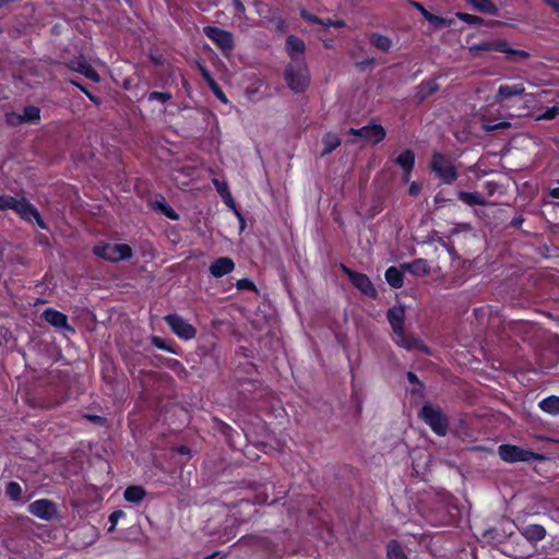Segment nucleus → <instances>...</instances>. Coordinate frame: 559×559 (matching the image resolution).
<instances>
[{
    "label": "nucleus",
    "mask_w": 559,
    "mask_h": 559,
    "mask_svg": "<svg viewBox=\"0 0 559 559\" xmlns=\"http://www.w3.org/2000/svg\"><path fill=\"white\" fill-rule=\"evenodd\" d=\"M146 495V491L140 486H129L123 493L128 502L139 503Z\"/></svg>",
    "instance_id": "33"
},
{
    "label": "nucleus",
    "mask_w": 559,
    "mask_h": 559,
    "mask_svg": "<svg viewBox=\"0 0 559 559\" xmlns=\"http://www.w3.org/2000/svg\"><path fill=\"white\" fill-rule=\"evenodd\" d=\"M388 321L393 333H402L404 330L405 308L403 306H394L386 313Z\"/></svg>",
    "instance_id": "15"
},
{
    "label": "nucleus",
    "mask_w": 559,
    "mask_h": 559,
    "mask_svg": "<svg viewBox=\"0 0 559 559\" xmlns=\"http://www.w3.org/2000/svg\"><path fill=\"white\" fill-rule=\"evenodd\" d=\"M407 380L411 383H414V384L418 385V389L413 390V393H418V392H421L424 390V384L419 381V379L417 378V376L414 372H412V371L407 372Z\"/></svg>",
    "instance_id": "51"
},
{
    "label": "nucleus",
    "mask_w": 559,
    "mask_h": 559,
    "mask_svg": "<svg viewBox=\"0 0 559 559\" xmlns=\"http://www.w3.org/2000/svg\"><path fill=\"white\" fill-rule=\"evenodd\" d=\"M374 62L373 58H368L364 61H360L357 63V67H359L361 70H366L368 67L372 66Z\"/></svg>",
    "instance_id": "55"
},
{
    "label": "nucleus",
    "mask_w": 559,
    "mask_h": 559,
    "mask_svg": "<svg viewBox=\"0 0 559 559\" xmlns=\"http://www.w3.org/2000/svg\"><path fill=\"white\" fill-rule=\"evenodd\" d=\"M41 319H44L47 323L56 329L69 331L71 333L75 332V330L68 323V317L56 309L48 308L44 310L41 313Z\"/></svg>",
    "instance_id": "11"
},
{
    "label": "nucleus",
    "mask_w": 559,
    "mask_h": 559,
    "mask_svg": "<svg viewBox=\"0 0 559 559\" xmlns=\"http://www.w3.org/2000/svg\"><path fill=\"white\" fill-rule=\"evenodd\" d=\"M231 431H233V428H231L230 426H228V425H226V424H222V425H221V432H222L224 436H226V437L230 438V437H231Z\"/></svg>",
    "instance_id": "58"
},
{
    "label": "nucleus",
    "mask_w": 559,
    "mask_h": 559,
    "mask_svg": "<svg viewBox=\"0 0 559 559\" xmlns=\"http://www.w3.org/2000/svg\"><path fill=\"white\" fill-rule=\"evenodd\" d=\"M522 537L525 542L531 544H536L537 542L543 540L546 537V530L544 526L538 524H531L519 528Z\"/></svg>",
    "instance_id": "17"
},
{
    "label": "nucleus",
    "mask_w": 559,
    "mask_h": 559,
    "mask_svg": "<svg viewBox=\"0 0 559 559\" xmlns=\"http://www.w3.org/2000/svg\"><path fill=\"white\" fill-rule=\"evenodd\" d=\"M223 200L225 204L234 211V213H236V211H239L231 193H227V195L223 194Z\"/></svg>",
    "instance_id": "53"
},
{
    "label": "nucleus",
    "mask_w": 559,
    "mask_h": 559,
    "mask_svg": "<svg viewBox=\"0 0 559 559\" xmlns=\"http://www.w3.org/2000/svg\"><path fill=\"white\" fill-rule=\"evenodd\" d=\"M511 123L508 121H500L498 123H491L490 121H486L483 123V130L486 132H493L498 130L509 129Z\"/></svg>",
    "instance_id": "40"
},
{
    "label": "nucleus",
    "mask_w": 559,
    "mask_h": 559,
    "mask_svg": "<svg viewBox=\"0 0 559 559\" xmlns=\"http://www.w3.org/2000/svg\"><path fill=\"white\" fill-rule=\"evenodd\" d=\"M485 536L492 539H498V531L496 528H489L484 533Z\"/></svg>",
    "instance_id": "60"
},
{
    "label": "nucleus",
    "mask_w": 559,
    "mask_h": 559,
    "mask_svg": "<svg viewBox=\"0 0 559 559\" xmlns=\"http://www.w3.org/2000/svg\"><path fill=\"white\" fill-rule=\"evenodd\" d=\"M455 16L457 19H460L461 21H464L467 24L475 25V26L486 25L487 27H496V26L504 25V23L501 21L490 20V21L485 22L480 16L472 15V14L463 13V12H457L455 14Z\"/></svg>",
    "instance_id": "26"
},
{
    "label": "nucleus",
    "mask_w": 559,
    "mask_h": 559,
    "mask_svg": "<svg viewBox=\"0 0 559 559\" xmlns=\"http://www.w3.org/2000/svg\"><path fill=\"white\" fill-rule=\"evenodd\" d=\"M4 121L9 127H12V128L23 124L20 114L14 112V111L5 112Z\"/></svg>",
    "instance_id": "44"
},
{
    "label": "nucleus",
    "mask_w": 559,
    "mask_h": 559,
    "mask_svg": "<svg viewBox=\"0 0 559 559\" xmlns=\"http://www.w3.org/2000/svg\"><path fill=\"white\" fill-rule=\"evenodd\" d=\"M502 52L508 55L507 59L510 61H513L514 57H518L520 59H527L530 57V53L525 50L511 48L507 40H506V50H502Z\"/></svg>",
    "instance_id": "39"
},
{
    "label": "nucleus",
    "mask_w": 559,
    "mask_h": 559,
    "mask_svg": "<svg viewBox=\"0 0 559 559\" xmlns=\"http://www.w3.org/2000/svg\"><path fill=\"white\" fill-rule=\"evenodd\" d=\"M498 454L504 462H533L545 461L547 457L530 450L513 444H501L498 448Z\"/></svg>",
    "instance_id": "3"
},
{
    "label": "nucleus",
    "mask_w": 559,
    "mask_h": 559,
    "mask_svg": "<svg viewBox=\"0 0 559 559\" xmlns=\"http://www.w3.org/2000/svg\"><path fill=\"white\" fill-rule=\"evenodd\" d=\"M395 163L404 170V181L408 182L415 164V154L412 150H405L395 159Z\"/></svg>",
    "instance_id": "19"
},
{
    "label": "nucleus",
    "mask_w": 559,
    "mask_h": 559,
    "mask_svg": "<svg viewBox=\"0 0 559 559\" xmlns=\"http://www.w3.org/2000/svg\"><path fill=\"white\" fill-rule=\"evenodd\" d=\"M404 272L402 267L390 266L384 275L388 284L393 288H401L404 284Z\"/></svg>",
    "instance_id": "28"
},
{
    "label": "nucleus",
    "mask_w": 559,
    "mask_h": 559,
    "mask_svg": "<svg viewBox=\"0 0 559 559\" xmlns=\"http://www.w3.org/2000/svg\"><path fill=\"white\" fill-rule=\"evenodd\" d=\"M199 68H200V72H201L203 79L205 80V82L207 83V85L210 86V88L212 90L214 95L221 102H223L224 104H227L228 99H227L226 95L224 94V92L222 91V88L219 87L217 82L214 80V78L211 75L210 71L204 66H200Z\"/></svg>",
    "instance_id": "27"
},
{
    "label": "nucleus",
    "mask_w": 559,
    "mask_h": 559,
    "mask_svg": "<svg viewBox=\"0 0 559 559\" xmlns=\"http://www.w3.org/2000/svg\"><path fill=\"white\" fill-rule=\"evenodd\" d=\"M411 3L421 13L424 19L428 21L431 25H433L436 28H444L450 27L452 25V20H448L430 13L424 8L421 3L416 1H412Z\"/></svg>",
    "instance_id": "18"
},
{
    "label": "nucleus",
    "mask_w": 559,
    "mask_h": 559,
    "mask_svg": "<svg viewBox=\"0 0 559 559\" xmlns=\"http://www.w3.org/2000/svg\"><path fill=\"white\" fill-rule=\"evenodd\" d=\"M348 134L360 138L366 143L378 144L384 140L385 129L378 123H370L359 129L350 128Z\"/></svg>",
    "instance_id": "6"
},
{
    "label": "nucleus",
    "mask_w": 559,
    "mask_h": 559,
    "mask_svg": "<svg viewBox=\"0 0 559 559\" xmlns=\"http://www.w3.org/2000/svg\"><path fill=\"white\" fill-rule=\"evenodd\" d=\"M549 194L555 199H559V187L551 189Z\"/></svg>",
    "instance_id": "64"
},
{
    "label": "nucleus",
    "mask_w": 559,
    "mask_h": 559,
    "mask_svg": "<svg viewBox=\"0 0 559 559\" xmlns=\"http://www.w3.org/2000/svg\"><path fill=\"white\" fill-rule=\"evenodd\" d=\"M19 199L11 195H0V211L14 210L16 207Z\"/></svg>",
    "instance_id": "41"
},
{
    "label": "nucleus",
    "mask_w": 559,
    "mask_h": 559,
    "mask_svg": "<svg viewBox=\"0 0 559 559\" xmlns=\"http://www.w3.org/2000/svg\"><path fill=\"white\" fill-rule=\"evenodd\" d=\"M177 452L180 454H190L191 450L186 445H180L177 448Z\"/></svg>",
    "instance_id": "62"
},
{
    "label": "nucleus",
    "mask_w": 559,
    "mask_h": 559,
    "mask_svg": "<svg viewBox=\"0 0 559 559\" xmlns=\"http://www.w3.org/2000/svg\"><path fill=\"white\" fill-rule=\"evenodd\" d=\"M457 198L469 206L487 205V201L477 192L459 191Z\"/></svg>",
    "instance_id": "32"
},
{
    "label": "nucleus",
    "mask_w": 559,
    "mask_h": 559,
    "mask_svg": "<svg viewBox=\"0 0 559 559\" xmlns=\"http://www.w3.org/2000/svg\"><path fill=\"white\" fill-rule=\"evenodd\" d=\"M431 170L447 185L457 179V171L454 165L441 153H435L430 163Z\"/></svg>",
    "instance_id": "5"
},
{
    "label": "nucleus",
    "mask_w": 559,
    "mask_h": 559,
    "mask_svg": "<svg viewBox=\"0 0 559 559\" xmlns=\"http://www.w3.org/2000/svg\"><path fill=\"white\" fill-rule=\"evenodd\" d=\"M197 355L201 358V362L209 365V367L216 368L218 366V354L216 353V346L212 343L209 347L199 346Z\"/></svg>",
    "instance_id": "20"
},
{
    "label": "nucleus",
    "mask_w": 559,
    "mask_h": 559,
    "mask_svg": "<svg viewBox=\"0 0 559 559\" xmlns=\"http://www.w3.org/2000/svg\"><path fill=\"white\" fill-rule=\"evenodd\" d=\"M236 287L237 289L239 290H252V292H257V286L254 285V283L249 280V278H241V280H238L237 283H236Z\"/></svg>",
    "instance_id": "45"
},
{
    "label": "nucleus",
    "mask_w": 559,
    "mask_h": 559,
    "mask_svg": "<svg viewBox=\"0 0 559 559\" xmlns=\"http://www.w3.org/2000/svg\"><path fill=\"white\" fill-rule=\"evenodd\" d=\"M386 558L388 559H408L405 555L401 544L396 539H391L386 544Z\"/></svg>",
    "instance_id": "34"
},
{
    "label": "nucleus",
    "mask_w": 559,
    "mask_h": 559,
    "mask_svg": "<svg viewBox=\"0 0 559 559\" xmlns=\"http://www.w3.org/2000/svg\"><path fill=\"white\" fill-rule=\"evenodd\" d=\"M322 144L323 150L321 152V156L323 157L331 154L336 147L341 145V139L336 134L328 132L322 138Z\"/></svg>",
    "instance_id": "30"
},
{
    "label": "nucleus",
    "mask_w": 559,
    "mask_h": 559,
    "mask_svg": "<svg viewBox=\"0 0 559 559\" xmlns=\"http://www.w3.org/2000/svg\"><path fill=\"white\" fill-rule=\"evenodd\" d=\"M154 207L155 209H158L166 217L173 219V221H177L179 219V215L176 213V211L169 206L166 202H165V199L162 198V200H157L154 202Z\"/></svg>",
    "instance_id": "37"
},
{
    "label": "nucleus",
    "mask_w": 559,
    "mask_h": 559,
    "mask_svg": "<svg viewBox=\"0 0 559 559\" xmlns=\"http://www.w3.org/2000/svg\"><path fill=\"white\" fill-rule=\"evenodd\" d=\"M170 93H164V92H152L148 94V100H158L160 103H166L169 99H171Z\"/></svg>",
    "instance_id": "46"
},
{
    "label": "nucleus",
    "mask_w": 559,
    "mask_h": 559,
    "mask_svg": "<svg viewBox=\"0 0 559 559\" xmlns=\"http://www.w3.org/2000/svg\"><path fill=\"white\" fill-rule=\"evenodd\" d=\"M431 430L438 436H445L449 429V419L441 407L425 403L418 414Z\"/></svg>",
    "instance_id": "1"
},
{
    "label": "nucleus",
    "mask_w": 559,
    "mask_h": 559,
    "mask_svg": "<svg viewBox=\"0 0 559 559\" xmlns=\"http://www.w3.org/2000/svg\"><path fill=\"white\" fill-rule=\"evenodd\" d=\"M402 270L416 276H424L429 274L430 266L425 259H416L409 263L401 265Z\"/></svg>",
    "instance_id": "23"
},
{
    "label": "nucleus",
    "mask_w": 559,
    "mask_h": 559,
    "mask_svg": "<svg viewBox=\"0 0 559 559\" xmlns=\"http://www.w3.org/2000/svg\"><path fill=\"white\" fill-rule=\"evenodd\" d=\"M86 418L93 423H102L104 420V418L98 415H87Z\"/></svg>",
    "instance_id": "63"
},
{
    "label": "nucleus",
    "mask_w": 559,
    "mask_h": 559,
    "mask_svg": "<svg viewBox=\"0 0 559 559\" xmlns=\"http://www.w3.org/2000/svg\"><path fill=\"white\" fill-rule=\"evenodd\" d=\"M559 115V106L555 105L547 108L543 114L536 116L535 120H552Z\"/></svg>",
    "instance_id": "43"
},
{
    "label": "nucleus",
    "mask_w": 559,
    "mask_h": 559,
    "mask_svg": "<svg viewBox=\"0 0 559 559\" xmlns=\"http://www.w3.org/2000/svg\"><path fill=\"white\" fill-rule=\"evenodd\" d=\"M7 496L13 501H20L22 498V487L16 481H9L5 488Z\"/></svg>",
    "instance_id": "38"
},
{
    "label": "nucleus",
    "mask_w": 559,
    "mask_h": 559,
    "mask_svg": "<svg viewBox=\"0 0 559 559\" xmlns=\"http://www.w3.org/2000/svg\"><path fill=\"white\" fill-rule=\"evenodd\" d=\"M523 222H524V218L520 215V216L514 217L511 221L510 226H512V227H520Z\"/></svg>",
    "instance_id": "61"
},
{
    "label": "nucleus",
    "mask_w": 559,
    "mask_h": 559,
    "mask_svg": "<svg viewBox=\"0 0 559 559\" xmlns=\"http://www.w3.org/2000/svg\"><path fill=\"white\" fill-rule=\"evenodd\" d=\"M300 16H301L304 20H306V21H308V22H311V23H316V24L323 23V20H322V19H320V17H318L317 15H314V14H312V13L308 12V11H307V10H305V9H302V10L300 11Z\"/></svg>",
    "instance_id": "49"
},
{
    "label": "nucleus",
    "mask_w": 559,
    "mask_h": 559,
    "mask_svg": "<svg viewBox=\"0 0 559 559\" xmlns=\"http://www.w3.org/2000/svg\"><path fill=\"white\" fill-rule=\"evenodd\" d=\"M28 511L33 515L46 521H51L58 515L56 503L48 499H39L32 502L28 506Z\"/></svg>",
    "instance_id": "9"
},
{
    "label": "nucleus",
    "mask_w": 559,
    "mask_h": 559,
    "mask_svg": "<svg viewBox=\"0 0 559 559\" xmlns=\"http://www.w3.org/2000/svg\"><path fill=\"white\" fill-rule=\"evenodd\" d=\"M305 43L302 39L295 35H289L286 38V50L292 59L289 64H297L298 61L305 62Z\"/></svg>",
    "instance_id": "12"
},
{
    "label": "nucleus",
    "mask_w": 559,
    "mask_h": 559,
    "mask_svg": "<svg viewBox=\"0 0 559 559\" xmlns=\"http://www.w3.org/2000/svg\"><path fill=\"white\" fill-rule=\"evenodd\" d=\"M235 215L238 218L240 230H243L246 228V219L240 211H236Z\"/></svg>",
    "instance_id": "59"
},
{
    "label": "nucleus",
    "mask_w": 559,
    "mask_h": 559,
    "mask_svg": "<svg viewBox=\"0 0 559 559\" xmlns=\"http://www.w3.org/2000/svg\"><path fill=\"white\" fill-rule=\"evenodd\" d=\"M165 321L171 331L180 338L191 340L197 334L195 328L177 313L166 316Z\"/></svg>",
    "instance_id": "7"
},
{
    "label": "nucleus",
    "mask_w": 559,
    "mask_h": 559,
    "mask_svg": "<svg viewBox=\"0 0 559 559\" xmlns=\"http://www.w3.org/2000/svg\"><path fill=\"white\" fill-rule=\"evenodd\" d=\"M151 343L153 346H155L159 349H163V350H166V352H169L173 354H177V352L171 346H169L164 338H162L159 336H156V335L151 336Z\"/></svg>",
    "instance_id": "42"
},
{
    "label": "nucleus",
    "mask_w": 559,
    "mask_h": 559,
    "mask_svg": "<svg viewBox=\"0 0 559 559\" xmlns=\"http://www.w3.org/2000/svg\"><path fill=\"white\" fill-rule=\"evenodd\" d=\"M123 515L124 512L122 510H116L109 515V522L111 523V525L108 528L109 533L115 531L118 520L121 519Z\"/></svg>",
    "instance_id": "47"
},
{
    "label": "nucleus",
    "mask_w": 559,
    "mask_h": 559,
    "mask_svg": "<svg viewBox=\"0 0 559 559\" xmlns=\"http://www.w3.org/2000/svg\"><path fill=\"white\" fill-rule=\"evenodd\" d=\"M350 283L365 296L370 298H377L378 292L374 288L370 278L366 274L359 272L350 274Z\"/></svg>",
    "instance_id": "14"
},
{
    "label": "nucleus",
    "mask_w": 559,
    "mask_h": 559,
    "mask_svg": "<svg viewBox=\"0 0 559 559\" xmlns=\"http://www.w3.org/2000/svg\"><path fill=\"white\" fill-rule=\"evenodd\" d=\"M525 92V87L523 84L515 85H500L498 92L495 96L496 102L500 103L504 99L511 98L513 96L523 95Z\"/></svg>",
    "instance_id": "24"
},
{
    "label": "nucleus",
    "mask_w": 559,
    "mask_h": 559,
    "mask_svg": "<svg viewBox=\"0 0 559 559\" xmlns=\"http://www.w3.org/2000/svg\"><path fill=\"white\" fill-rule=\"evenodd\" d=\"M559 16V0H544Z\"/></svg>",
    "instance_id": "56"
},
{
    "label": "nucleus",
    "mask_w": 559,
    "mask_h": 559,
    "mask_svg": "<svg viewBox=\"0 0 559 559\" xmlns=\"http://www.w3.org/2000/svg\"><path fill=\"white\" fill-rule=\"evenodd\" d=\"M534 554V547L526 548L525 539H521L516 542V547H512L511 551L508 554L510 557L514 559H526Z\"/></svg>",
    "instance_id": "31"
},
{
    "label": "nucleus",
    "mask_w": 559,
    "mask_h": 559,
    "mask_svg": "<svg viewBox=\"0 0 559 559\" xmlns=\"http://www.w3.org/2000/svg\"><path fill=\"white\" fill-rule=\"evenodd\" d=\"M284 79L294 93L305 92L310 84V75L306 62L298 61L297 64H287L284 71Z\"/></svg>",
    "instance_id": "2"
},
{
    "label": "nucleus",
    "mask_w": 559,
    "mask_h": 559,
    "mask_svg": "<svg viewBox=\"0 0 559 559\" xmlns=\"http://www.w3.org/2000/svg\"><path fill=\"white\" fill-rule=\"evenodd\" d=\"M539 407L551 415L559 414V396L550 395L539 402Z\"/></svg>",
    "instance_id": "35"
},
{
    "label": "nucleus",
    "mask_w": 559,
    "mask_h": 559,
    "mask_svg": "<svg viewBox=\"0 0 559 559\" xmlns=\"http://www.w3.org/2000/svg\"><path fill=\"white\" fill-rule=\"evenodd\" d=\"M420 190H421V186L414 181L411 183V186L408 188V193L411 195H417L420 192Z\"/></svg>",
    "instance_id": "54"
},
{
    "label": "nucleus",
    "mask_w": 559,
    "mask_h": 559,
    "mask_svg": "<svg viewBox=\"0 0 559 559\" xmlns=\"http://www.w3.org/2000/svg\"><path fill=\"white\" fill-rule=\"evenodd\" d=\"M235 269V263L233 259L228 257H222L212 262L210 265V274L214 277H222L224 275L229 274Z\"/></svg>",
    "instance_id": "16"
},
{
    "label": "nucleus",
    "mask_w": 559,
    "mask_h": 559,
    "mask_svg": "<svg viewBox=\"0 0 559 559\" xmlns=\"http://www.w3.org/2000/svg\"><path fill=\"white\" fill-rule=\"evenodd\" d=\"M383 210L382 204L380 201H378L376 204H373L370 209L367 210L366 216L368 218H373L377 214H379Z\"/></svg>",
    "instance_id": "52"
},
{
    "label": "nucleus",
    "mask_w": 559,
    "mask_h": 559,
    "mask_svg": "<svg viewBox=\"0 0 559 559\" xmlns=\"http://www.w3.org/2000/svg\"><path fill=\"white\" fill-rule=\"evenodd\" d=\"M395 335V343L404 347L407 350L417 349L424 354L429 355L430 350L429 348L417 337L414 335L407 334L405 330L402 331V333H396Z\"/></svg>",
    "instance_id": "13"
},
{
    "label": "nucleus",
    "mask_w": 559,
    "mask_h": 559,
    "mask_svg": "<svg viewBox=\"0 0 559 559\" xmlns=\"http://www.w3.org/2000/svg\"><path fill=\"white\" fill-rule=\"evenodd\" d=\"M71 68L95 83L100 81L97 71L83 57L76 61H72Z\"/></svg>",
    "instance_id": "21"
},
{
    "label": "nucleus",
    "mask_w": 559,
    "mask_h": 559,
    "mask_svg": "<svg viewBox=\"0 0 559 559\" xmlns=\"http://www.w3.org/2000/svg\"><path fill=\"white\" fill-rule=\"evenodd\" d=\"M71 83L79 87L87 97L90 100H92L94 104L98 105L100 104V100L97 96L93 95L91 92H88L84 86H82L80 83L75 82L74 80H71Z\"/></svg>",
    "instance_id": "50"
},
{
    "label": "nucleus",
    "mask_w": 559,
    "mask_h": 559,
    "mask_svg": "<svg viewBox=\"0 0 559 559\" xmlns=\"http://www.w3.org/2000/svg\"><path fill=\"white\" fill-rule=\"evenodd\" d=\"M439 88V84L436 81H424L417 86L415 99L420 104L429 96L437 93Z\"/></svg>",
    "instance_id": "25"
},
{
    "label": "nucleus",
    "mask_w": 559,
    "mask_h": 559,
    "mask_svg": "<svg viewBox=\"0 0 559 559\" xmlns=\"http://www.w3.org/2000/svg\"><path fill=\"white\" fill-rule=\"evenodd\" d=\"M213 183H214V186L216 188V191L218 192V194L222 198H223V194L227 195V193H230L227 182L214 179Z\"/></svg>",
    "instance_id": "48"
},
{
    "label": "nucleus",
    "mask_w": 559,
    "mask_h": 559,
    "mask_svg": "<svg viewBox=\"0 0 559 559\" xmlns=\"http://www.w3.org/2000/svg\"><path fill=\"white\" fill-rule=\"evenodd\" d=\"M203 33L224 52H228L234 49V39L230 32L216 26H205L203 28Z\"/></svg>",
    "instance_id": "8"
},
{
    "label": "nucleus",
    "mask_w": 559,
    "mask_h": 559,
    "mask_svg": "<svg viewBox=\"0 0 559 559\" xmlns=\"http://www.w3.org/2000/svg\"><path fill=\"white\" fill-rule=\"evenodd\" d=\"M234 7H235V11L237 13H243L245 12V5L243 3L241 2V0H231Z\"/></svg>",
    "instance_id": "57"
},
{
    "label": "nucleus",
    "mask_w": 559,
    "mask_h": 559,
    "mask_svg": "<svg viewBox=\"0 0 559 559\" xmlns=\"http://www.w3.org/2000/svg\"><path fill=\"white\" fill-rule=\"evenodd\" d=\"M22 123L38 124L40 122V108L34 105H27L20 114Z\"/></svg>",
    "instance_id": "29"
},
{
    "label": "nucleus",
    "mask_w": 559,
    "mask_h": 559,
    "mask_svg": "<svg viewBox=\"0 0 559 559\" xmlns=\"http://www.w3.org/2000/svg\"><path fill=\"white\" fill-rule=\"evenodd\" d=\"M502 50H506V40L499 39L493 41H484L480 44H476L469 47V52L477 57L479 51H498L502 52Z\"/></svg>",
    "instance_id": "22"
},
{
    "label": "nucleus",
    "mask_w": 559,
    "mask_h": 559,
    "mask_svg": "<svg viewBox=\"0 0 559 559\" xmlns=\"http://www.w3.org/2000/svg\"><path fill=\"white\" fill-rule=\"evenodd\" d=\"M370 43L383 52H388L392 46V40L388 36L378 33L371 34Z\"/></svg>",
    "instance_id": "36"
},
{
    "label": "nucleus",
    "mask_w": 559,
    "mask_h": 559,
    "mask_svg": "<svg viewBox=\"0 0 559 559\" xmlns=\"http://www.w3.org/2000/svg\"><path fill=\"white\" fill-rule=\"evenodd\" d=\"M15 212L25 221H28V222L35 221L36 224L41 229H46L47 228V226H46L45 222L43 221V218H41L39 212L37 211V209L32 203L26 201L25 199H22V200L17 201V204H16V207H15Z\"/></svg>",
    "instance_id": "10"
},
{
    "label": "nucleus",
    "mask_w": 559,
    "mask_h": 559,
    "mask_svg": "<svg viewBox=\"0 0 559 559\" xmlns=\"http://www.w3.org/2000/svg\"><path fill=\"white\" fill-rule=\"evenodd\" d=\"M93 252L95 255L103 258L109 262L129 260L133 255L132 248L126 243L97 245L93 248Z\"/></svg>",
    "instance_id": "4"
}]
</instances>
